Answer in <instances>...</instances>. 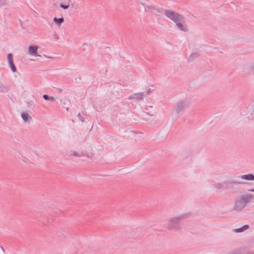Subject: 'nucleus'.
Instances as JSON below:
<instances>
[{
  "instance_id": "obj_1",
  "label": "nucleus",
  "mask_w": 254,
  "mask_h": 254,
  "mask_svg": "<svg viewBox=\"0 0 254 254\" xmlns=\"http://www.w3.org/2000/svg\"><path fill=\"white\" fill-rule=\"evenodd\" d=\"M189 214L184 213L170 218L167 224V229L175 231L182 230L181 221L187 218Z\"/></svg>"
},
{
  "instance_id": "obj_2",
  "label": "nucleus",
  "mask_w": 254,
  "mask_h": 254,
  "mask_svg": "<svg viewBox=\"0 0 254 254\" xmlns=\"http://www.w3.org/2000/svg\"><path fill=\"white\" fill-rule=\"evenodd\" d=\"M190 102V98H187L178 102L174 108L173 111L177 115L182 114L185 109L189 106Z\"/></svg>"
},
{
  "instance_id": "obj_3",
  "label": "nucleus",
  "mask_w": 254,
  "mask_h": 254,
  "mask_svg": "<svg viewBox=\"0 0 254 254\" xmlns=\"http://www.w3.org/2000/svg\"><path fill=\"white\" fill-rule=\"evenodd\" d=\"M164 14L168 18L175 23L180 21H184L185 19L184 16L171 10H164Z\"/></svg>"
},
{
  "instance_id": "obj_4",
  "label": "nucleus",
  "mask_w": 254,
  "mask_h": 254,
  "mask_svg": "<svg viewBox=\"0 0 254 254\" xmlns=\"http://www.w3.org/2000/svg\"><path fill=\"white\" fill-rule=\"evenodd\" d=\"M223 184L224 185V189L233 190L235 188V185H240L241 183L232 180H228L223 182Z\"/></svg>"
},
{
  "instance_id": "obj_5",
  "label": "nucleus",
  "mask_w": 254,
  "mask_h": 254,
  "mask_svg": "<svg viewBox=\"0 0 254 254\" xmlns=\"http://www.w3.org/2000/svg\"><path fill=\"white\" fill-rule=\"evenodd\" d=\"M245 206L244 202L240 198L235 201L233 209L235 211H240Z\"/></svg>"
},
{
  "instance_id": "obj_6",
  "label": "nucleus",
  "mask_w": 254,
  "mask_h": 254,
  "mask_svg": "<svg viewBox=\"0 0 254 254\" xmlns=\"http://www.w3.org/2000/svg\"><path fill=\"white\" fill-rule=\"evenodd\" d=\"M38 47L36 46H30L28 48L29 54L31 56L40 57L41 56L37 53Z\"/></svg>"
},
{
  "instance_id": "obj_7",
  "label": "nucleus",
  "mask_w": 254,
  "mask_h": 254,
  "mask_svg": "<svg viewBox=\"0 0 254 254\" xmlns=\"http://www.w3.org/2000/svg\"><path fill=\"white\" fill-rule=\"evenodd\" d=\"M241 199L244 202V204L246 206V204L250 202L253 199L252 195L251 194H244L241 195L240 197Z\"/></svg>"
},
{
  "instance_id": "obj_8",
  "label": "nucleus",
  "mask_w": 254,
  "mask_h": 254,
  "mask_svg": "<svg viewBox=\"0 0 254 254\" xmlns=\"http://www.w3.org/2000/svg\"><path fill=\"white\" fill-rule=\"evenodd\" d=\"M185 22V19L184 21H180L176 22V25L178 29H179L180 30L184 31V32H187L188 31V29L186 25H184V23Z\"/></svg>"
},
{
  "instance_id": "obj_9",
  "label": "nucleus",
  "mask_w": 254,
  "mask_h": 254,
  "mask_svg": "<svg viewBox=\"0 0 254 254\" xmlns=\"http://www.w3.org/2000/svg\"><path fill=\"white\" fill-rule=\"evenodd\" d=\"M152 13L156 16H161L163 14V9L154 6Z\"/></svg>"
},
{
  "instance_id": "obj_10",
  "label": "nucleus",
  "mask_w": 254,
  "mask_h": 254,
  "mask_svg": "<svg viewBox=\"0 0 254 254\" xmlns=\"http://www.w3.org/2000/svg\"><path fill=\"white\" fill-rule=\"evenodd\" d=\"M21 118L24 123H30V121L32 120V118L28 113L27 112H23L21 113Z\"/></svg>"
},
{
  "instance_id": "obj_11",
  "label": "nucleus",
  "mask_w": 254,
  "mask_h": 254,
  "mask_svg": "<svg viewBox=\"0 0 254 254\" xmlns=\"http://www.w3.org/2000/svg\"><path fill=\"white\" fill-rule=\"evenodd\" d=\"M128 99L129 100L135 99L136 100H143V98L142 97V94H141V93H137L130 95L128 97Z\"/></svg>"
},
{
  "instance_id": "obj_12",
  "label": "nucleus",
  "mask_w": 254,
  "mask_h": 254,
  "mask_svg": "<svg viewBox=\"0 0 254 254\" xmlns=\"http://www.w3.org/2000/svg\"><path fill=\"white\" fill-rule=\"evenodd\" d=\"M240 178L247 181H254V175L252 174L243 175L241 176Z\"/></svg>"
},
{
  "instance_id": "obj_13",
  "label": "nucleus",
  "mask_w": 254,
  "mask_h": 254,
  "mask_svg": "<svg viewBox=\"0 0 254 254\" xmlns=\"http://www.w3.org/2000/svg\"><path fill=\"white\" fill-rule=\"evenodd\" d=\"M8 89L7 86L4 85L1 82H0V92L6 93L8 91Z\"/></svg>"
},
{
  "instance_id": "obj_14",
  "label": "nucleus",
  "mask_w": 254,
  "mask_h": 254,
  "mask_svg": "<svg viewBox=\"0 0 254 254\" xmlns=\"http://www.w3.org/2000/svg\"><path fill=\"white\" fill-rule=\"evenodd\" d=\"M249 226L248 225H245L243 226L242 227H241V228L234 229V231L236 233L243 232L245 230H247L249 228Z\"/></svg>"
},
{
  "instance_id": "obj_15",
  "label": "nucleus",
  "mask_w": 254,
  "mask_h": 254,
  "mask_svg": "<svg viewBox=\"0 0 254 254\" xmlns=\"http://www.w3.org/2000/svg\"><path fill=\"white\" fill-rule=\"evenodd\" d=\"M212 187L213 188H215L217 189H221L223 188L224 189V185L223 184V182L222 183H215V184L212 185Z\"/></svg>"
},
{
  "instance_id": "obj_16",
  "label": "nucleus",
  "mask_w": 254,
  "mask_h": 254,
  "mask_svg": "<svg viewBox=\"0 0 254 254\" xmlns=\"http://www.w3.org/2000/svg\"><path fill=\"white\" fill-rule=\"evenodd\" d=\"M53 20L57 25H60L64 22V18L63 17L57 18L55 17Z\"/></svg>"
},
{
  "instance_id": "obj_17",
  "label": "nucleus",
  "mask_w": 254,
  "mask_h": 254,
  "mask_svg": "<svg viewBox=\"0 0 254 254\" xmlns=\"http://www.w3.org/2000/svg\"><path fill=\"white\" fill-rule=\"evenodd\" d=\"M141 4L144 6L145 11H151V12H152L154 5H150L146 6L144 3H142Z\"/></svg>"
},
{
  "instance_id": "obj_18",
  "label": "nucleus",
  "mask_w": 254,
  "mask_h": 254,
  "mask_svg": "<svg viewBox=\"0 0 254 254\" xmlns=\"http://www.w3.org/2000/svg\"><path fill=\"white\" fill-rule=\"evenodd\" d=\"M43 98L45 100H49V101H51L52 102H54L55 101V99L54 98V97L53 96H50L48 95H46V94H44L43 96Z\"/></svg>"
},
{
  "instance_id": "obj_19",
  "label": "nucleus",
  "mask_w": 254,
  "mask_h": 254,
  "mask_svg": "<svg viewBox=\"0 0 254 254\" xmlns=\"http://www.w3.org/2000/svg\"><path fill=\"white\" fill-rule=\"evenodd\" d=\"M9 67H10L11 69V71L13 72H16V68L13 63V62H9Z\"/></svg>"
},
{
  "instance_id": "obj_20",
  "label": "nucleus",
  "mask_w": 254,
  "mask_h": 254,
  "mask_svg": "<svg viewBox=\"0 0 254 254\" xmlns=\"http://www.w3.org/2000/svg\"><path fill=\"white\" fill-rule=\"evenodd\" d=\"M69 155H74L76 157L84 156V154L82 152H75L74 151H71V153Z\"/></svg>"
},
{
  "instance_id": "obj_21",
  "label": "nucleus",
  "mask_w": 254,
  "mask_h": 254,
  "mask_svg": "<svg viewBox=\"0 0 254 254\" xmlns=\"http://www.w3.org/2000/svg\"><path fill=\"white\" fill-rule=\"evenodd\" d=\"M7 60L9 62H13V56L11 53H9L7 55Z\"/></svg>"
},
{
  "instance_id": "obj_22",
  "label": "nucleus",
  "mask_w": 254,
  "mask_h": 254,
  "mask_svg": "<svg viewBox=\"0 0 254 254\" xmlns=\"http://www.w3.org/2000/svg\"><path fill=\"white\" fill-rule=\"evenodd\" d=\"M69 2L67 4H63L62 2L60 3V6L64 9H66L69 7Z\"/></svg>"
},
{
  "instance_id": "obj_23",
  "label": "nucleus",
  "mask_w": 254,
  "mask_h": 254,
  "mask_svg": "<svg viewBox=\"0 0 254 254\" xmlns=\"http://www.w3.org/2000/svg\"><path fill=\"white\" fill-rule=\"evenodd\" d=\"M230 254H241L239 250H234L230 252Z\"/></svg>"
},
{
  "instance_id": "obj_24",
  "label": "nucleus",
  "mask_w": 254,
  "mask_h": 254,
  "mask_svg": "<svg viewBox=\"0 0 254 254\" xmlns=\"http://www.w3.org/2000/svg\"><path fill=\"white\" fill-rule=\"evenodd\" d=\"M197 54L196 53H192L190 56V59L191 60H194V59L196 58L197 57Z\"/></svg>"
},
{
  "instance_id": "obj_25",
  "label": "nucleus",
  "mask_w": 254,
  "mask_h": 254,
  "mask_svg": "<svg viewBox=\"0 0 254 254\" xmlns=\"http://www.w3.org/2000/svg\"><path fill=\"white\" fill-rule=\"evenodd\" d=\"M150 92H151V91H146V90H145L144 91H143L142 92H140V93L141 94H142V97H143L144 96L148 95L149 94H150Z\"/></svg>"
},
{
  "instance_id": "obj_26",
  "label": "nucleus",
  "mask_w": 254,
  "mask_h": 254,
  "mask_svg": "<svg viewBox=\"0 0 254 254\" xmlns=\"http://www.w3.org/2000/svg\"><path fill=\"white\" fill-rule=\"evenodd\" d=\"M77 117L78 118V119L80 121L82 122H84V119H83V117L80 115V113H79L78 115H77Z\"/></svg>"
},
{
  "instance_id": "obj_27",
  "label": "nucleus",
  "mask_w": 254,
  "mask_h": 254,
  "mask_svg": "<svg viewBox=\"0 0 254 254\" xmlns=\"http://www.w3.org/2000/svg\"><path fill=\"white\" fill-rule=\"evenodd\" d=\"M63 106L64 108H65L67 110H68V106L66 105V103L65 102H64L63 104Z\"/></svg>"
},
{
  "instance_id": "obj_28",
  "label": "nucleus",
  "mask_w": 254,
  "mask_h": 254,
  "mask_svg": "<svg viewBox=\"0 0 254 254\" xmlns=\"http://www.w3.org/2000/svg\"><path fill=\"white\" fill-rule=\"evenodd\" d=\"M251 115L252 116V117L253 118H254V108L253 109V110L251 113Z\"/></svg>"
},
{
  "instance_id": "obj_29",
  "label": "nucleus",
  "mask_w": 254,
  "mask_h": 254,
  "mask_svg": "<svg viewBox=\"0 0 254 254\" xmlns=\"http://www.w3.org/2000/svg\"><path fill=\"white\" fill-rule=\"evenodd\" d=\"M56 90H57V91H58L59 92H62V91H63V90H62V89L58 88H56Z\"/></svg>"
},
{
  "instance_id": "obj_30",
  "label": "nucleus",
  "mask_w": 254,
  "mask_h": 254,
  "mask_svg": "<svg viewBox=\"0 0 254 254\" xmlns=\"http://www.w3.org/2000/svg\"><path fill=\"white\" fill-rule=\"evenodd\" d=\"M0 247L2 251L3 254H4V250L3 249V248L2 246H0Z\"/></svg>"
},
{
  "instance_id": "obj_31",
  "label": "nucleus",
  "mask_w": 254,
  "mask_h": 254,
  "mask_svg": "<svg viewBox=\"0 0 254 254\" xmlns=\"http://www.w3.org/2000/svg\"><path fill=\"white\" fill-rule=\"evenodd\" d=\"M75 80L76 81H80L81 78H76Z\"/></svg>"
},
{
  "instance_id": "obj_32",
  "label": "nucleus",
  "mask_w": 254,
  "mask_h": 254,
  "mask_svg": "<svg viewBox=\"0 0 254 254\" xmlns=\"http://www.w3.org/2000/svg\"><path fill=\"white\" fill-rule=\"evenodd\" d=\"M5 4V2H1L0 3V6L1 7L3 5Z\"/></svg>"
},
{
  "instance_id": "obj_33",
  "label": "nucleus",
  "mask_w": 254,
  "mask_h": 254,
  "mask_svg": "<svg viewBox=\"0 0 254 254\" xmlns=\"http://www.w3.org/2000/svg\"><path fill=\"white\" fill-rule=\"evenodd\" d=\"M248 190H249V191L254 192V189H250Z\"/></svg>"
},
{
  "instance_id": "obj_34",
  "label": "nucleus",
  "mask_w": 254,
  "mask_h": 254,
  "mask_svg": "<svg viewBox=\"0 0 254 254\" xmlns=\"http://www.w3.org/2000/svg\"><path fill=\"white\" fill-rule=\"evenodd\" d=\"M146 91H150L151 89L150 88H148L146 89Z\"/></svg>"
},
{
  "instance_id": "obj_35",
  "label": "nucleus",
  "mask_w": 254,
  "mask_h": 254,
  "mask_svg": "<svg viewBox=\"0 0 254 254\" xmlns=\"http://www.w3.org/2000/svg\"><path fill=\"white\" fill-rule=\"evenodd\" d=\"M70 0H64V1L66 2V1H67L68 2H69L70 1Z\"/></svg>"
},
{
  "instance_id": "obj_36",
  "label": "nucleus",
  "mask_w": 254,
  "mask_h": 254,
  "mask_svg": "<svg viewBox=\"0 0 254 254\" xmlns=\"http://www.w3.org/2000/svg\"><path fill=\"white\" fill-rule=\"evenodd\" d=\"M250 254H254V252L251 253Z\"/></svg>"
},
{
  "instance_id": "obj_37",
  "label": "nucleus",
  "mask_w": 254,
  "mask_h": 254,
  "mask_svg": "<svg viewBox=\"0 0 254 254\" xmlns=\"http://www.w3.org/2000/svg\"><path fill=\"white\" fill-rule=\"evenodd\" d=\"M59 1H64V0H59Z\"/></svg>"
},
{
  "instance_id": "obj_38",
  "label": "nucleus",
  "mask_w": 254,
  "mask_h": 254,
  "mask_svg": "<svg viewBox=\"0 0 254 254\" xmlns=\"http://www.w3.org/2000/svg\"><path fill=\"white\" fill-rule=\"evenodd\" d=\"M253 69L254 70V65H253Z\"/></svg>"
}]
</instances>
